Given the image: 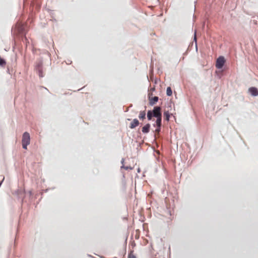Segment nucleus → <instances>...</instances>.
Segmentation results:
<instances>
[{
  "mask_svg": "<svg viewBox=\"0 0 258 258\" xmlns=\"http://www.w3.org/2000/svg\"><path fill=\"white\" fill-rule=\"evenodd\" d=\"M147 118L149 120H151L153 116L157 118L156 121V124L157 127L155 130V132L157 133H159V132H160L162 121L161 107L159 106H156L154 108L152 111L149 110L147 112Z\"/></svg>",
  "mask_w": 258,
  "mask_h": 258,
  "instance_id": "nucleus-1",
  "label": "nucleus"
},
{
  "mask_svg": "<svg viewBox=\"0 0 258 258\" xmlns=\"http://www.w3.org/2000/svg\"><path fill=\"white\" fill-rule=\"evenodd\" d=\"M30 141L29 134L27 132H25L23 134L22 140V147L24 149H27V146L30 144Z\"/></svg>",
  "mask_w": 258,
  "mask_h": 258,
  "instance_id": "nucleus-2",
  "label": "nucleus"
},
{
  "mask_svg": "<svg viewBox=\"0 0 258 258\" xmlns=\"http://www.w3.org/2000/svg\"><path fill=\"white\" fill-rule=\"evenodd\" d=\"M225 62V59L222 56H219L216 60V67L218 69H221Z\"/></svg>",
  "mask_w": 258,
  "mask_h": 258,
  "instance_id": "nucleus-3",
  "label": "nucleus"
},
{
  "mask_svg": "<svg viewBox=\"0 0 258 258\" xmlns=\"http://www.w3.org/2000/svg\"><path fill=\"white\" fill-rule=\"evenodd\" d=\"M36 70L38 72V75L40 77L42 78L44 76L43 72L42 71V62L40 61L36 65Z\"/></svg>",
  "mask_w": 258,
  "mask_h": 258,
  "instance_id": "nucleus-4",
  "label": "nucleus"
},
{
  "mask_svg": "<svg viewBox=\"0 0 258 258\" xmlns=\"http://www.w3.org/2000/svg\"><path fill=\"white\" fill-rule=\"evenodd\" d=\"M249 92L251 95L256 96L258 95V90L255 87H250L248 89Z\"/></svg>",
  "mask_w": 258,
  "mask_h": 258,
  "instance_id": "nucleus-5",
  "label": "nucleus"
},
{
  "mask_svg": "<svg viewBox=\"0 0 258 258\" xmlns=\"http://www.w3.org/2000/svg\"><path fill=\"white\" fill-rule=\"evenodd\" d=\"M140 123L139 120L137 119H134L133 121L130 124V128H134L138 126L139 125Z\"/></svg>",
  "mask_w": 258,
  "mask_h": 258,
  "instance_id": "nucleus-6",
  "label": "nucleus"
},
{
  "mask_svg": "<svg viewBox=\"0 0 258 258\" xmlns=\"http://www.w3.org/2000/svg\"><path fill=\"white\" fill-rule=\"evenodd\" d=\"M150 128V124L149 123H147L142 127V131L143 133L147 134L149 132Z\"/></svg>",
  "mask_w": 258,
  "mask_h": 258,
  "instance_id": "nucleus-7",
  "label": "nucleus"
},
{
  "mask_svg": "<svg viewBox=\"0 0 258 258\" xmlns=\"http://www.w3.org/2000/svg\"><path fill=\"white\" fill-rule=\"evenodd\" d=\"M146 113L145 110L140 111L139 115V118L140 119L144 120L146 118Z\"/></svg>",
  "mask_w": 258,
  "mask_h": 258,
  "instance_id": "nucleus-8",
  "label": "nucleus"
},
{
  "mask_svg": "<svg viewBox=\"0 0 258 258\" xmlns=\"http://www.w3.org/2000/svg\"><path fill=\"white\" fill-rule=\"evenodd\" d=\"M158 100V97L157 96H155L153 98H152L150 99V103L151 105H153L155 104Z\"/></svg>",
  "mask_w": 258,
  "mask_h": 258,
  "instance_id": "nucleus-9",
  "label": "nucleus"
},
{
  "mask_svg": "<svg viewBox=\"0 0 258 258\" xmlns=\"http://www.w3.org/2000/svg\"><path fill=\"white\" fill-rule=\"evenodd\" d=\"M164 116H165V119L166 120H167V121L169 120V117H170V114H169V113L168 112V111H165L164 113Z\"/></svg>",
  "mask_w": 258,
  "mask_h": 258,
  "instance_id": "nucleus-10",
  "label": "nucleus"
},
{
  "mask_svg": "<svg viewBox=\"0 0 258 258\" xmlns=\"http://www.w3.org/2000/svg\"><path fill=\"white\" fill-rule=\"evenodd\" d=\"M166 93L168 96H171L172 94V92L170 87L167 88Z\"/></svg>",
  "mask_w": 258,
  "mask_h": 258,
  "instance_id": "nucleus-11",
  "label": "nucleus"
},
{
  "mask_svg": "<svg viewBox=\"0 0 258 258\" xmlns=\"http://www.w3.org/2000/svg\"><path fill=\"white\" fill-rule=\"evenodd\" d=\"M6 61L4 59L1 58H0V66H2V67H4L6 65Z\"/></svg>",
  "mask_w": 258,
  "mask_h": 258,
  "instance_id": "nucleus-12",
  "label": "nucleus"
},
{
  "mask_svg": "<svg viewBox=\"0 0 258 258\" xmlns=\"http://www.w3.org/2000/svg\"><path fill=\"white\" fill-rule=\"evenodd\" d=\"M128 258H136V256L134 254L133 251H131L130 253L128 254Z\"/></svg>",
  "mask_w": 258,
  "mask_h": 258,
  "instance_id": "nucleus-13",
  "label": "nucleus"
},
{
  "mask_svg": "<svg viewBox=\"0 0 258 258\" xmlns=\"http://www.w3.org/2000/svg\"><path fill=\"white\" fill-rule=\"evenodd\" d=\"M124 246H123V248H122V254L120 255H119V256L118 257L117 256H115L114 258H123V257L124 256Z\"/></svg>",
  "mask_w": 258,
  "mask_h": 258,
  "instance_id": "nucleus-14",
  "label": "nucleus"
},
{
  "mask_svg": "<svg viewBox=\"0 0 258 258\" xmlns=\"http://www.w3.org/2000/svg\"><path fill=\"white\" fill-rule=\"evenodd\" d=\"M122 168H123L124 169H125V170H128V169H130V170H132L133 168L131 167V166H124V165H123L122 166H121Z\"/></svg>",
  "mask_w": 258,
  "mask_h": 258,
  "instance_id": "nucleus-15",
  "label": "nucleus"
},
{
  "mask_svg": "<svg viewBox=\"0 0 258 258\" xmlns=\"http://www.w3.org/2000/svg\"><path fill=\"white\" fill-rule=\"evenodd\" d=\"M123 161H124V160H123V159H122V161H121L122 164H123Z\"/></svg>",
  "mask_w": 258,
  "mask_h": 258,
  "instance_id": "nucleus-16",
  "label": "nucleus"
}]
</instances>
